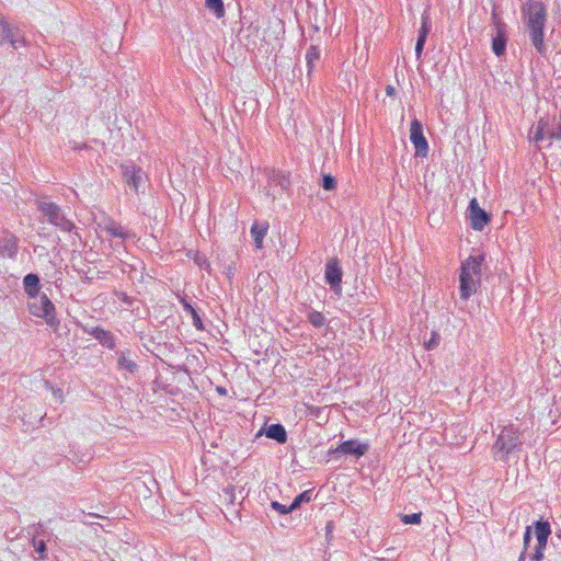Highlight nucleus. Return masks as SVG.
Here are the masks:
<instances>
[{
  "label": "nucleus",
  "mask_w": 561,
  "mask_h": 561,
  "mask_svg": "<svg viewBox=\"0 0 561 561\" xmlns=\"http://www.w3.org/2000/svg\"><path fill=\"white\" fill-rule=\"evenodd\" d=\"M520 11L531 45L538 54L545 55L547 53V45L543 31L548 16L545 3L541 0H527Z\"/></svg>",
  "instance_id": "nucleus-1"
},
{
  "label": "nucleus",
  "mask_w": 561,
  "mask_h": 561,
  "mask_svg": "<svg viewBox=\"0 0 561 561\" xmlns=\"http://www.w3.org/2000/svg\"><path fill=\"white\" fill-rule=\"evenodd\" d=\"M484 255H470L461 263L459 273L460 298L467 301L481 284V266Z\"/></svg>",
  "instance_id": "nucleus-2"
},
{
  "label": "nucleus",
  "mask_w": 561,
  "mask_h": 561,
  "mask_svg": "<svg viewBox=\"0 0 561 561\" xmlns=\"http://www.w3.org/2000/svg\"><path fill=\"white\" fill-rule=\"evenodd\" d=\"M522 447V432L513 424H510L501 430L492 445L491 451L494 460L506 462L508 456L515 451H520Z\"/></svg>",
  "instance_id": "nucleus-3"
},
{
  "label": "nucleus",
  "mask_w": 561,
  "mask_h": 561,
  "mask_svg": "<svg viewBox=\"0 0 561 561\" xmlns=\"http://www.w3.org/2000/svg\"><path fill=\"white\" fill-rule=\"evenodd\" d=\"M37 209L46 217L47 221L65 232H72L76 229L75 224L69 220L62 209L55 203L46 199L36 202Z\"/></svg>",
  "instance_id": "nucleus-4"
},
{
  "label": "nucleus",
  "mask_w": 561,
  "mask_h": 561,
  "mask_svg": "<svg viewBox=\"0 0 561 561\" xmlns=\"http://www.w3.org/2000/svg\"><path fill=\"white\" fill-rule=\"evenodd\" d=\"M32 301L28 302L30 312L38 318H44L46 324L54 331L58 330L59 320L55 314V306L46 295L30 297Z\"/></svg>",
  "instance_id": "nucleus-5"
},
{
  "label": "nucleus",
  "mask_w": 561,
  "mask_h": 561,
  "mask_svg": "<svg viewBox=\"0 0 561 561\" xmlns=\"http://www.w3.org/2000/svg\"><path fill=\"white\" fill-rule=\"evenodd\" d=\"M548 139L561 140V116L541 117L536 126L535 141Z\"/></svg>",
  "instance_id": "nucleus-6"
},
{
  "label": "nucleus",
  "mask_w": 561,
  "mask_h": 561,
  "mask_svg": "<svg viewBox=\"0 0 561 561\" xmlns=\"http://www.w3.org/2000/svg\"><path fill=\"white\" fill-rule=\"evenodd\" d=\"M369 449V445L356 439H348L340 444L336 448H330L328 455L337 458V455H351L356 458L364 456Z\"/></svg>",
  "instance_id": "nucleus-7"
},
{
  "label": "nucleus",
  "mask_w": 561,
  "mask_h": 561,
  "mask_svg": "<svg viewBox=\"0 0 561 561\" xmlns=\"http://www.w3.org/2000/svg\"><path fill=\"white\" fill-rule=\"evenodd\" d=\"M535 534L537 538V547L531 559L534 561H541L543 559V550L546 549L548 538L551 534V526L548 520H537L535 523Z\"/></svg>",
  "instance_id": "nucleus-8"
},
{
  "label": "nucleus",
  "mask_w": 561,
  "mask_h": 561,
  "mask_svg": "<svg viewBox=\"0 0 561 561\" xmlns=\"http://www.w3.org/2000/svg\"><path fill=\"white\" fill-rule=\"evenodd\" d=\"M9 43L14 49L25 45L23 33L19 28H13L3 19H0V45Z\"/></svg>",
  "instance_id": "nucleus-9"
},
{
  "label": "nucleus",
  "mask_w": 561,
  "mask_h": 561,
  "mask_svg": "<svg viewBox=\"0 0 561 561\" xmlns=\"http://www.w3.org/2000/svg\"><path fill=\"white\" fill-rule=\"evenodd\" d=\"M410 140L415 148V154L426 157L428 153V144L423 134V126L419 119H413L410 127Z\"/></svg>",
  "instance_id": "nucleus-10"
},
{
  "label": "nucleus",
  "mask_w": 561,
  "mask_h": 561,
  "mask_svg": "<svg viewBox=\"0 0 561 561\" xmlns=\"http://www.w3.org/2000/svg\"><path fill=\"white\" fill-rule=\"evenodd\" d=\"M468 210L471 228L477 231H482L483 228L490 222L491 216L479 206V203L476 198L470 201Z\"/></svg>",
  "instance_id": "nucleus-11"
},
{
  "label": "nucleus",
  "mask_w": 561,
  "mask_h": 561,
  "mask_svg": "<svg viewBox=\"0 0 561 561\" xmlns=\"http://www.w3.org/2000/svg\"><path fill=\"white\" fill-rule=\"evenodd\" d=\"M342 275V268L340 267L337 259H330L325 264L324 278L332 290H341Z\"/></svg>",
  "instance_id": "nucleus-12"
},
{
  "label": "nucleus",
  "mask_w": 561,
  "mask_h": 561,
  "mask_svg": "<svg viewBox=\"0 0 561 561\" xmlns=\"http://www.w3.org/2000/svg\"><path fill=\"white\" fill-rule=\"evenodd\" d=\"M122 175L125 183L135 192H138L142 181V170L135 163H126L121 165Z\"/></svg>",
  "instance_id": "nucleus-13"
},
{
  "label": "nucleus",
  "mask_w": 561,
  "mask_h": 561,
  "mask_svg": "<svg viewBox=\"0 0 561 561\" xmlns=\"http://www.w3.org/2000/svg\"><path fill=\"white\" fill-rule=\"evenodd\" d=\"M85 332L96 339L102 346L108 350L116 347L115 336L111 331L101 327H93L90 330H85Z\"/></svg>",
  "instance_id": "nucleus-14"
},
{
  "label": "nucleus",
  "mask_w": 561,
  "mask_h": 561,
  "mask_svg": "<svg viewBox=\"0 0 561 561\" xmlns=\"http://www.w3.org/2000/svg\"><path fill=\"white\" fill-rule=\"evenodd\" d=\"M117 355V369L124 370L129 374H135L138 370V365L136 360L131 357V351L126 350H118L116 351Z\"/></svg>",
  "instance_id": "nucleus-15"
},
{
  "label": "nucleus",
  "mask_w": 561,
  "mask_h": 561,
  "mask_svg": "<svg viewBox=\"0 0 561 561\" xmlns=\"http://www.w3.org/2000/svg\"><path fill=\"white\" fill-rule=\"evenodd\" d=\"M268 183L279 186L282 191H288L290 187V174L279 170H272L268 173Z\"/></svg>",
  "instance_id": "nucleus-16"
},
{
  "label": "nucleus",
  "mask_w": 561,
  "mask_h": 561,
  "mask_svg": "<svg viewBox=\"0 0 561 561\" xmlns=\"http://www.w3.org/2000/svg\"><path fill=\"white\" fill-rule=\"evenodd\" d=\"M506 44H507L506 30H504L503 26H499V32H496V35L492 38L493 53L497 57L503 56L506 51Z\"/></svg>",
  "instance_id": "nucleus-17"
},
{
  "label": "nucleus",
  "mask_w": 561,
  "mask_h": 561,
  "mask_svg": "<svg viewBox=\"0 0 561 561\" xmlns=\"http://www.w3.org/2000/svg\"><path fill=\"white\" fill-rule=\"evenodd\" d=\"M179 301L182 305L183 309L187 313L191 314L192 320H193V325L195 327V329L198 331H204L205 327H204L203 320L199 317L196 309L193 307V305L185 297H180Z\"/></svg>",
  "instance_id": "nucleus-18"
},
{
  "label": "nucleus",
  "mask_w": 561,
  "mask_h": 561,
  "mask_svg": "<svg viewBox=\"0 0 561 561\" xmlns=\"http://www.w3.org/2000/svg\"><path fill=\"white\" fill-rule=\"evenodd\" d=\"M265 435L279 444H285L287 440L286 430L279 423L268 425L265 430Z\"/></svg>",
  "instance_id": "nucleus-19"
},
{
  "label": "nucleus",
  "mask_w": 561,
  "mask_h": 561,
  "mask_svg": "<svg viewBox=\"0 0 561 561\" xmlns=\"http://www.w3.org/2000/svg\"><path fill=\"white\" fill-rule=\"evenodd\" d=\"M24 291L28 297H35L39 293V277L30 273L23 279Z\"/></svg>",
  "instance_id": "nucleus-20"
},
{
  "label": "nucleus",
  "mask_w": 561,
  "mask_h": 561,
  "mask_svg": "<svg viewBox=\"0 0 561 561\" xmlns=\"http://www.w3.org/2000/svg\"><path fill=\"white\" fill-rule=\"evenodd\" d=\"M267 229H268V225L266 222L260 225L259 222L255 221L252 225V227H251V234L253 237L255 247L257 249H261L263 247V239H264V237L267 233Z\"/></svg>",
  "instance_id": "nucleus-21"
},
{
  "label": "nucleus",
  "mask_w": 561,
  "mask_h": 561,
  "mask_svg": "<svg viewBox=\"0 0 561 561\" xmlns=\"http://www.w3.org/2000/svg\"><path fill=\"white\" fill-rule=\"evenodd\" d=\"M36 527H37V530H36L35 535L33 536L31 542H32L33 547L35 548V551L39 554V559H45L46 551H47L46 542L43 539L36 540V535L45 534V531L43 530V524L38 523Z\"/></svg>",
  "instance_id": "nucleus-22"
},
{
  "label": "nucleus",
  "mask_w": 561,
  "mask_h": 561,
  "mask_svg": "<svg viewBox=\"0 0 561 561\" xmlns=\"http://www.w3.org/2000/svg\"><path fill=\"white\" fill-rule=\"evenodd\" d=\"M320 59V49L318 46L311 45L306 53V61H307V68H308V76L311 75L316 62Z\"/></svg>",
  "instance_id": "nucleus-23"
},
{
  "label": "nucleus",
  "mask_w": 561,
  "mask_h": 561,
  "mask_svg": "<svg viewBox=\"0 0 561 561\" xmlns=\"http://www.w3.org/2000/svg\"><path fill=\"white\" fill-rule=\"evenodd\" d=\"M110 237L112 238H118L122 241H125L127 239H131L135 237V233H133L129 229L122 226L119 222L110 231Z\"/></svg>",
  "instance_id": "nucleus-24"
},
{
  "label": "nucleus",
  "mask_w": 561,
  "mask_h": 561,
  "mask_svg": "<svg viewBox=\"0 0 561 561\" xmlns=\"http://www.w3.org/2000/svg\"><path fill=\"white\" fill-rule=\"evenodd\" d=\"M205 5L208 10L214 12L216 18H224L225 7L222 0H205Z\"/></svg>",
  "instance_id": "nucleus-25"
},
{
  "label": "nucleus",
  "mask_w": 561,
  "mask_h": 561,
  "mask_svg": "<svg viewBox=\"0 0 561 561\" xmlns=\"http://www.w3.org/2000/svg\"><path fill=\"white\" fill-rule=\"evenodd\" d=\"M312 494H313L312 490H306L302 493H300L299 495H297L290 504L291 510L295 511V510L299 508L301 506V504L309 503L312 500Z\"/></svg>",
  "instance_id": "nucleus-26"
},
{
  "label": "nucleus",
  "mask_w": 561,
  "mask_h": 561,
  "mask_svg": "<svg viewBox=\"0 0 561 561\" xmlns=\"http://www.w3.org/2000/svg\"><path fill=\"white\" fill-rule=\"evenodd\" d=\"M308 320L316 328H321L325 324V317L320 311L312 310L309 312Z\"/></svg>",
  "instance_id": "nucleus-27"
},
{
  "label": "nucleus",
  "mask_w": 561,
  "mask_h": 561,
  "mask_svg": "<svg viewBox=\"0 0 561 561\" xmlns=\"http://www.w3.org/2000/svg\"><path fill=\"white\" fill-rule=\"evenodd\" d=\"M430 31H431L430 16L426 13H423L422 14V25H421V28L419 31V36L417 37L426 39Z\"/></svg>",
  "instance_id": "nucleus-28"
},
{
  "label": "nucleus",
  "mask_w": 561,
  "mask_h": 561,
  "mask_svg": "<svg viewBox=\"0 0 561 561\" xmlns=\"http://www.w3.org/2000/svg\"><path fill=\"white\" fill-rule=\"evenodd\" d=\"M430 31H431L430 16L426 13H423L422 14V25H421V28L419 31V36L417 37L426 39Z\"/></svg>",
  "instance_id": "nucleus-29"
},
{
  "label": "nucleus",
  "mask_w": 561,
  "mask_h": 561,
  "mask_svg": "<svg viewBox=\"0 0 561 561\" xmlns=\"http://www.w3.org/2000/svg\"><path fill=\"white\" fill-rule=\"evenodd\" d=\"M3 241L5 242L4 249L10 253V255L14 254L18 249L15 237L10 234L5 237Z\"/></svg>",
  "instance_id": "nucleus-30"
},
{
  "label": "nucleus",
  "mask_w": 561,
  "mask_h": 561,
  "mask_svg": "<svg viewBox=\"0 0 561 561\" xmlns=\"http://www.w3.org/2000/svg\"><path fill=\"white\" fill-rule=\"evenodd\" d=\"M117 224L118 222L115 221L113 218L106 217L102 221L99 222V228L102 231L110 233L111 229H113Z\"/></svg>",
  "instance_id": "nucleus-31"
},
{
  "label": "nucleus",
  "mask_w": 561,
  "mask_h": 561,
  "mask_svg": "<svg viewBox=\"0 0 561 561\" xmlns=\"http://www.w3.org/2000/svg\"><path fill=\"white\" fill-rule=\"evenodd\" d=\"M321 185H322L323 190L332 191L336 186V181H335L334 176H332L330 174H325L322 178V184Z\"/></svg>",
  "instance_id": "nucleus-32"
},
{
  "label": "nucleus",
  "mask_w": 561,
  "mask_h": 561,
  "mask_svg": "<svg viewBox=\"0 0 561 561\" xmlns=\"http://www.w3.org/2000/svg\"><path fill=\"white\" fill-rule=\"evenodd\" d=\"M421 517H422V513H413V514L403 515L401 517V520L404 524L417 525L421 523Z\"/></svg>",
  "instance_id": "nucleus-33"
},
{
  "label": "nucleus",
  "mask_w": 561,
  "mask_h": 561,
  "mask_svg": "<svg viewBox=\"0 0 561 561\" xmlns=\"http://www.w3.org/2000/svg\"><path fill=\"white\" fill-rule=\"evenodd\" d=\"M271 507L273 510H275L276 512H278L280 515H285V514H288V513L293 512L290 505L287 506V505L280 504L277 501H273L271 503Z\"/></svg>",
  "instance_id": "nucleus-34"
},
{
  "label": "nucleus",
  "mask_w": 561,
  "mask_h": 561,
  "mask_svg": "<svg viewBox=\"0 0 561 561\" xmlns=\"http://www.w3.org/2000/svg\"><path fill=\"white\" fill-rule=\"evenodd\" d=\"M194 262L201 267V268H205V270H208L210 264L208 263L207 261V257L203 254H196L195 257H194Z\"/></svg>",
  "instance_id": "nucleus-35"
},
{
  "label": "nucleus",
  "mask_w": 561,
  "mask_h": 561,
  "mask_svg": "<svg viewBox=\"0 0 561 561\" xmlns=\"http://www.w3.org/2000/svg\"><path fill=\"white\" fill-rule=\"evenodd\" d=\"M523 541H524V551L523 552L526 554V550L528 549L529 543L531 541V527L530 526L526 527Z\"/></svg>",
  "instance_id": "nucleus-36"
},
{
  "label": "nucleus",
  "mask_w": 561,
  "mask_h": 561,
  "mask_svg": "<svg viewBox=\"0 0 561 561\" xmlns=\"http://www.w3.org/2000/svg\"><path fill=\"white\" fill-rule=\"evenodd\" d=\"M425 42H426V39L417 37L416 45H415V55H416L417 59H420L422 56Z\"/></svg>",
  "instance_id": "nucleus-37"
},
{
  "label": "nucleus",
  "mask_w": 561,
  "mask_h": 561,
  "mask_svg": "<svg viewBox=\"0 0 561 561\" xmlns=\"http://www.w3.org/2000/svg\"><path fill=\"white\" fill-rule=\"evenodd\" d=\"M438 340H439L438 334L433 333L432 339L426 343V348H427V350H433V348H435V347L438 345Z\"/></svg>",
  "instance_id": "nucleus-38"
},
{
  "label": "nucleus",
  "mask_w": 561,
  "mask_h": 561,
  "mask_svg": "<svg viewBox=\"0 0 561 561\" xmlns=\"http://www.w3.org/2000/svg\"><path fill=\"white\" fill-rule=\"evenodd\" d=\"M116 296L118 297V299L122 302H124V304H126L128 306H130L133 304V298L129 297L126 293L121 291V293H117Z\"/></svg>",
  "instance_id": "nucleus-39"
},
{
  "label": "nucleus",
  "mask_w": 561,
  "mask_h": 561,
  "mask_svg": "<svg viewBox=\"0 0 561 561\" xmlns=\"http://www.w3.org/2000/svg\"><path fill=\"white\" fill-rule=\"evenodd\" d=\"M493 23L496 26V32H499V26H503L506 30V24L497 16L495 12L492 13Z\"/></svg>",
  "instance_id": "nucleus-40"
},
{
  "label": "nucleus",
  "mask_w": 561,
  "mask_h": 561,
  "mask_svg": "<svg viewBox=\"0 0 561 561\" xmlns=\"http://www.w3.org/2000/svg\"><path fill=\"white\" fill-rule=\"evenodd\" d=\"M334 528V524L332 520L328 522L325 525L327 535L331 534Z\"/></svg>",
  "instance_id": "nucleus-41"
},
{
  "label": "nucleus",
  "mask_w": 561,
  "mask_h": 561,
  "mask_svg": "<svg viewBox=\"0 0 561 561\" xmlns=\"http://www.w3.org/2000/svg\"><path fill=\"white\" fill-rule=\"evenodd\" d=\"M386 91H387V94H388V95H392V94H393V92H394V88H393V87H391V85H388V87H387V89H386Z\"/></svg>",
  "instance_id": "nucleus-42"
},
{
  "label": "nucleus",
  "mask_w": 561,
  "mask_h": 561,
  "mask_svg": "<svg viewBox=\"0 0 561 561\" xmlns=\"http://www.w3.org/2000/svg\"><path fill=\"white\" fill-rule=\"evenodd\" d=\"M518 561H525V553L524 552L520 553V556L518 558Z\"/></svg>",
  "instance_id": "nucleus-43"
},
{
  "label": "nucleus",
  "mask_w": 561,
  "mask_h": 561,
  "mask_svg": "<svg viewBox=\"0 0 561 561\" xmlns=\"http://www.w3.org/2000/svg\"><path fill=\"white\" fill-rule=\"evenodd\" d=\"M218 392L219 393H226V389L225 388H218Z\"/></svg>",
  "instance_id": "nucleus-44"
},
{
  "label": "nucleus",
  "mask_w": 561,
  "mask_h": 561,
  "mask_svg": "<svg viewBox=\"0 0 561 561\" xmlns=\"http://www.w3.org/2000/svg\"><path fill=\"white\" fill-rule=\"evenodd\" d=\"M313 30H314L316 32H318V31H319V27H318L317 25H314V26H313Z\"/></svg>",
  "instance_id": "nucleus-45"
},
{
  "label": "nucleus",
  "mask_w": 561,
  "mask_h": 561,
  "mask_svg": "<svg viewBox=\"0 0 561 561\" xmlns=\"http://www.w3.org/2000/svg\"><path fill=\"white\" fill-rule=\"evenodd\" d=\"M73 234L80 239V236L77 231Z\"/></svg>",
  "instance_id": "nucleus-46"
}]
</instances>
